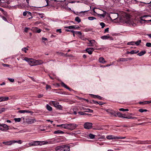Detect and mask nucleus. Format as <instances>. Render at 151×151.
<instances>
[{
    "label": "nucleus",
    "mask_w": 151,
    "mask_h": 151,
    "mask_svg": "<svg viewBox=\"0 0 151 151\" xmlns=\"http://www.w3.org/2000/svg\"><path fill=\"white\" fill-rule=\"evenodd\" d=\"M94 49L93 48H87L86 49V51L88 53L89 55H91L92 54V52L93 51Z\"/></svg>",
    "instance_id": "4468645a"
},
{
    "label": "nucleus",
    "mask_w": 151,
    "mask_h": 151,
    "mask_svg": "<svg viewBox=\"0 0 151 151\" xmlns=\"http://www.w3.org/2000/svg\"><path fill=\"white\" fill-rule=\"evenodd\" d=\"M3 144L7 145H10L13 144V140L6 141L2 142Z\"/></svg>",
    "instance_id": "9d476101"
},
{
    "label": "nucleus",
    "mask_w": 151,
    "mask_h": 151,
    "mask_svg": "<svg viewBox=\"0 0 151 151\" xmlns=\"http://www.w3.org/2000/svg\"><path fill=\"white\" fill-rule=\"evenodd\" d=\"M125 109H124L123 108H121L119 109V110L121 111H125Z\"/></svg>",
    "instance_id": "680f3d73"
},
{
    "label": "nucleus",
    "mask_w": 151,
    "mask_h": 151,
    "mask_svg": "<svg viewBox=\"0 0 151 151\" xmlns=\"http://www.w3.org/2000/svg\"><path fill=\"white\" fill-rule=\"evenodd\" d=\"M75 20L76 21L78 22V23H79L81 22V19L78 17H76Z\"/></svg>",
    "instance_id": "7c9ffc66"
},
{
    "label": "nucleus",
    "mask_w": 151,
    "mask_h": 151,
    "mask_svg": "<svg viewBox=\"0 0 151 151\" xmlns=\"http://www.w3.org/2000/svg\"><path fill=\"white\" fill-rule=\"evenodd\" d=\"M88 19L90 20H92L96 19V18L94 17H88Z\"/></svg>",
    "instance_id": "f704fd0d"
},
{
    "label": "nucleus",
    "mask_w": 151,
    "mask_h": 151,
    "mask_svg": "<svg viewBox=\"0 0 151 151\" xmlns=\"http://www.w3.org/2000/svg\"><path fill=\"white\" fill-rule=\"evenodd\" d=\"M43 94H39L38 95V97L39 98H41L43 96Z\"/></svg>",
    "instance_id": "0e129e2a"
},
{
    "label": "nucleus",
    "mask_w": 151,
    "mask_h": 151,
    "mask_svg": "<svg viewBox=\"0 0 151 151\" xmlns=\"http://www.w3.org/2000/svg\"><path fill=\"white\" fill-rule=\"evenodd\" d=\"M24 60L27 62L28 64L31 66L35 65V60L25 57Z\"/></svg>",
    "instance_id": "7ed1b4c3"
},
{
    "label": "nucleus",
    "mask_w": 151,
    "mask_h": 151,
    "mask_svg": "<svg viewBox=\"0 0 151 151\" xmlns=\"http://www.w3.org/2000/svg\"><path fill=\"white\" fill-rule=\"evenodd\" d=\"M99 61L100 63L103 64L105 63L106 62L104 58L102 57H100L99 58Z\"/></svg>",
    "instance_id": "6ab92c4d"
},
{
    "label": "nucleus",
    "mask_w": 151,
    "mask_h": 151,
    "mask_svg": "<svg viewBox=\"0 0 151 151\" xmlns=\"http://www.w3.org/2000/svg\"><path fill=\"white\" fill-rule=\"evenodd\" d=\"M73 29H78L80 27L77 26L73 25Z\"/></svg>",
    "instance_id": "a19ab883"
},
{
    "label": "nucleus",
    "mask_w": 151,
    "mask_h": 151,
    "mask_svg": "<svg viewBox=\"0 0 151 151\" xmlns=\"http://www.w3.org/2000/svg\"><path fill=\"white\" fill-rule=\"evenodd\" d=\"M106 111L108 113V114L114 116H116V114L115 111L110 110H107Z\"/></svg>",
    "instance_id": "f8f14e48"
},
{
    "label": "nucleus",
    "mask_w": 151,
    "mask_h": 151,
    "mask_svg": "<svg viewBox=\"0 0 151 151\" xmlns=\"http://www.w3.org/2000/svg\"><path fill=\"white\" fill-rule=\"evenodd\" d=\"M9 99V98L8 97H0V100H1V102L6 101L8 100Z\"/></svg>",
    "instance_id": "f3484780"
},
{
    "label": "nucleus",
    "mask_w": 151,
    "mask_h": 151,
    "mask_svg": "<svg viewBox=\"0 0 151 151\" xmlns=\"http://www.w3.org/2000/svg\"><path fill=\"white\" fill-rule=\"evenodd\" d=\"M126 23H129L130 25H132L133 27H135L136 26V24L133 22H131L130 21V18L128 17V20L126 21H125Z\"/></svg>",
    "instance_id": "1a4fd4ad"
},
{
    "label": "nucleus",
    "mask_w": 151,
    "mask_h": 151,
    "mask_svg": "<svg viewBox=\"0 0 151 151\" xmlns=\"http://www.w3.org/2000/svg\"><path fill=\"white\" fill-rule=\"evenodd\" d=\"M71 31V32L73 33V37H75V34H75V31Z\"/></svg>",
    "instance_id": "bf43d9fd"
},
{
    "label": "nucleus",
    "mask_w": 151,
    "mask_h": 151,
    "mask_svg": "<svg viewBox=\"0 0 151 151\" xmlns=\"http://www.w3.org/2000/svg\"><path fill=\"white\" fill-rule=\"evenodd\" d=\"M75 34L79 35H82L81 33L79 31H75Z\"/></svg>",
    "instance_id": "79ce46f5"
},
{
    "label": "nucleus",
    "mask_w": 151,
    "mask_h": 151,
    "mask_svg": "<svg viewBox=\"0 0 151 151\" xmlns=\"http://www.w3.org/2000/svg\"><path fill=\"white\" fill-rule=\"evenodd\" d=\"M128 45H135L134 42H131L128 43Z\"/></svg>",
    "instance_id": "58836bf2"
},
{
    "label": "nucleus",
    "mask_w": 151,
    "mask_h": 151,
    "mask_svg": "<svg viewBox=\"0 0 151 151\" xmlns=\"http://www.w3.org/2000/svg\"><path fill=\"white\" fill-rule=\"evenodd\" d=\"M19 112L21 113H32L33 112L32 111H30L28 110H21L19 111Z\"/></svg>",
    "instance_id": "2eb2a0df"
},
{
    "label": "nucleus",
    "mask_w": 151,
    "mask_h": 151,
    "mask_svg": "<svg viewBox=\"0 0 151 151\" xmlns=\"http://www.w3.org/2000/svg\"><path fill=\"white\" fill-rule=\"evenodd\" d=\"M28 50V49L26 47H24L22 49V50L24 51L25 53H26L27 51Z\"/></svg>",
    "instance_id": "4c0bfd02"
},
{
    "label": "nucleus",
    "mask_w": 151,
    "mask_h": 151,
    "mask_svg": "<svg viewBox=\"0 0 151 151\" xmlns=\"http://www.w3.org/2000/svg\"><path fill=\"white\" fill-rule=\"evenodd\" d=\"M132 116H125V118L128 119H132Z\"/></svg>",
    "instance_id": "4d7b16f0"
},
{
    "label": "nucleus",
    "mask_w": 151,
    "mask_h": 151,
    "mask_svg": "<svg viewBox=\"0 0 151 151\" xmlns=\"http://www.w3.org/2000/svg\"><path fill=\"white\" fill-rule=\"evenodd\" d=\"M146 45L148 47H151V43L150 42H147L146 43Z\"/></svg>",
    "instance_id": "09e8293b"
},
{
    "label": "nucleus",
    "mask_w": 151,
    "mask_h": 151,
    "mask_svg": "<svg viewBox=\"0 0 151 151\" xmlns=\"http://www.w3.org/2000/svg\"><path fill=\"white\" fill-rule=\"evenodd\" d=\"M135 51H136L133 50L130 52V53L131 54H136Z\"/></svg>",
    "instance_id": "5fc2aeb1"
},
{
    "label": "nucleus",
    "mask_w": 151,
    "mask_h": 151,
    "mask_svg": "<svg viewBox=\"0 0 151 151\" xmlns=\"http://www.w3.org/2000/svg\"><path fill=\"white\" fill-rule=\"evenodd\" d=\"M42 40H47V38L44 37H42Z\"/></svg>",
    "instance_id": "774afa93"
},
{
    "label": "nucleus",
    "mask_w": 151,
    "mask_h": 151,
    "mask_svg": "<svg viewBox=\"0 0 151 151\" xmlns=\"http://www.w3.org/2000/svg\"><path fill=\"white\" fill-rule=\"evenodd\" d=\"M37 29L38 28L37 27H33L32 28V30H33V31L34 32H36Z\"/></svg>",
    "instance_id": "de8ad7c7"
},
{
    "label": "nucleus",
    "mask_w": 151,
    "mask_h": 151,
    "mask_svg": "<svg viewBox=\"0 0 151 151\" xmlns=\"http://www.w3.org/2000/svg\"><path fill=\"white\" fill-rule=\"evenodd\" d=\"M147 111V110L146 109H139V112H140L141 113L143 112H146Z\"/></svg>",
    "instance_id": "72a5a7b5"
},
{
    "label": "nucleus",
    "mask_w": 151,
    "mask_h": 151,
    "mask_svg": "<svg viewBox=\"0 0 151 151\" xmlns=\"http://www.w3.org/2000/svg\"><path fill=\"white\" fill-rule=\"evenodd\" d=\"M64 133V132L61 130H57L55 131L54 132V133L55 134H63Z\"/></svg>",
    "instance_id": "b1692460"
},
{
    "label": "nucleus",
    "mask_w": 151,
    "mask_h": 151,
    "mask_svg": "<svg viewBox=\"0 0 151 151\" xmlns=\"http://www.w3.org/2000/svg\"><path fill=\"white\" fill-rule=\"evenodd\" d=\"M78 113L81 115H84L86 114L84 113H83V112H79Z\"/></svg>",
    "instance_id": "13d9d810"
},
{
    "label": "nucleus",
    "mask_w": 151,
    "mask_h": 151,
    "mask_svg": "<svg viewBox=\"0 0 151 151\" xmlns=\"http://www.w3.org/2000/svg\"><path fill=\"white\" fill-rule=\"evenodd\" d=\"M151 22V16L147 15L145 22Z\"/></svg>",
    "instance_id": "a878e982"
},
{
    "label": "nucleus",
    "mask_w": 151,
    "mask_h": 151,
    "mask_svg": "<svg viewBox=\"0 0 151 151\" xmlns=\"http://www.w3.org/2000/svg\"><path fill=\"white\" fill-rule=\"evenodd\" d=\"M146 53V52L145 51H142L140 52L137 55L139 56H141L142 55H143Z\"/></svg>",
    "instance_id": "bb28decb"
},
{
    "label": "nucleus",
    "mask_w": 151,
    "mask_h": 151,
    "mask_svg": "<svg viewBox=\"0 0 151 151\" xmlns=\"http://www.w3.org/2000/svg\"><path fill=\"white\" fill-rule=\"evenodd\" d=\"M110 37L107 35H104L101 37V38L103 40H106L108 39Z\"/></svg>",
    "instance_id": "c85d7f7f"
},
{
    "label": "nucleus",
    "mask_w": 151,
    "mask_h": 151,
    "mask_svg": "<svg viewBox=\"0 0 151 151\" xmlns=\"http://www.w3.org/2000/svg\"><path fill=\"white\" fill-rule=\"evenodd\" d=\"M126 138V137H122L120 136H116L113 135H109L106 137V138L108 139H124Z\"/></svg>",
    "instance_id": "f03ea898"
},
{
    "label": "nucleus",
    "mask_w": 151,
    "mask_h": 151,
    "mask_svg": "<svg viewBox=\"0 0 151 151\" xmlns=\"http://www.w3.org/2000/svg\"><path fill=\"white\" fill-rule=\"evenodd\" d=\"M27 14V13L26 12H23V14L24 16H26V15Z\"/></svg>",
    "instance_id": "338daca9"
},
{
    "label": "nucleus",
    "mask_w": 151,
    "mask_h": 151,
    "mask_svg": "<svg viewBox=\"0 0 151 151\" xmlns=\"http://www.w3.org/2000/svg\"><path fill=\"white\" fill-rule=\"evenodd\" d=\"M127 58V61H128V60H132L133 58Z\"/></svg>",
    "instance_id": "69168bd1"
},
{
    "label": "nucleus",
    "mask_w": 151,
    "mask_h": 151,
    "mask_svg": "<svg viewBox=\"0 0 151 151\" xmlns=\"http://www.w3.org/2000/svg\"><path fill=\"white\" fill-rule=\"evenodd\" d=\"M61 85L64 87V88L69 89V90H71V88L68 87L63 82H61Z\"/></svg>",
    "instance_id": "4be33fe9"
},
{
    "label": "nucleus",
    "mask_w": 151,
    "mask_h": 151,
    "mask_svg": "<svg viewBox=\"0 0 151 151\" xmlns=\"http://www.w3.org/2000/svg\"><path fill=\"white\" fill-rule=\"evenodd\" d=\"M73 25H71L69 26L65 27V28H67L69 29H73Z\"/></svg>",
    "instance_id": "49530a36"
},
{
    "label": "nucleus",
    "mask_w": 151,
    "mask_h": 151,
    "mask_svg": "<svg viewBox=\"0 0 151 151\" xmlns=\"http://www.w3.org/2000/svg\"><path fill=\"white\" fill-rule=\"evenodd\" d=\"M5 108H0V113H1L2 112L4 111H5Z\"/></svg>",
    "instance_id": "a18cd8bd"
},
{
    "label": "nucleus",
    "mask_w": 151,
    "mask_h": 151,
    "mask_svg": "<svg viewBox=\"0 0 151 151\" xmlns=\"http://www.w3.org/2000/svg\"><path fill=\"white\" fill-rule=\"evenodd\" d=\"M29 146H32L41 145V144H40V142L39 141H34L29 143Z\"/></svg>",
    "instance_id": "6e6552de"
},
{
    "label": "nucleus",
    "mask_w": 151,
    "mask_h": 151,
    "mask_svg": "<svg viewBox=\"0 0 151 151\" xmlns=\"http://www.w3.org/2000/svg\"><path fill=\"white\" fill-rule=\"evenodd\" d=\"M41 30L40 29H38L36 31V32L38 33H39L41 32Z\"/></svg>",
    "instance_id": "e2e57ef3"
},
{
    "label": "nucleus",
    "mask_w": 151,
    "mask_h": 151,
    "mask_svg": "<svg viewBox=\"0 0 151 151\" xmlns=\"http://www.w3.org/2000/svg\"><path fill=\"white\" fill-rule=\"evenodd\" d=\"M43 63V61L41 60H35V65H37L41 64Z\"/></svg>",
    "instance_id": "aec40b11"
},
{
    "label": "nucleus",
    "mask_w": 151,
    "mask_h": 151,
    "mask_svg": "<svg viewBox=\"0 0 151 151\" xmlns=\"http://www.w3.org/2000/svg\"><path fill=\"white\" fill-rule=\"evenodd\" d=\"M126 58H119L117 60V62H120V61H127Z\"/></svg>",
    "instance_id": "cd10ccee"
},
{
    "label": "nucleus",
    "mask_w": 151,
    "mask_h": 151,
    "mask_svg": "<svg viewBox=\"0 0 151 151\" xmlns=\"http://www.w3.org/2000/svg\"><path fill=\"white\" fill-rule=\"evenodd\" d=\"M100 25L101 26L102 28H103L105 26V24L103 22H101Z\"/></svg>",
    "instance_id": "37998d69"
},
{
    "label": "nucleus",
    "mask_w": 151,
    "mask_h": 151,
    "mask_svg": "<svg viewBox=\"0 0 151 151\" xmlns=\"http://www.w3.org/2000/svg\"><path fill=\"white\" fill-rule=\"evenodd\" d=\"M77 127L78 125L75 124H67V129L73 130L75 129Z\"/></svg>",
    "instance_id": "20e7f679"
},
{
    "label": "nucleus",
    "mask_w": 151,
    "mask_h": 151,
    "mask_svg": "<svg viewBox=\"0 0 151 151\" xmlns=\"http://www.w3.org/2000/svg\"><path fill=\"white\" fill-rule=\"evenodd\" d=\"M36 122L35 119H29L28 120V122L29 124H32Z\"/></svg>",
    "instance_id": "412c9836"
},
{
    "label": "nucleus",
    "mask_w": 151,
    "mask_h": 151,
    "mask_svg": "<svg viewBox=\"0 0 151 151\" xmlns=\"http://www.w3.org/2000/svg\"><path fill=\"white\" fill-rule=\"evenodd\" d=\"M8 79L11 82H13L14 81V79L13 78H8Z\"/></svg>",
    "instance_id": "603ef678"
},
{
    "label": "nucleus",
    "mask_w": 151,
    "mask_h": 151,
    "mask_svg": "<svg viewBox=\"0 0 151 151\" xmlns=\"http://www.w3.org/2000/svg\"><path fill=\"white\" fill-rule=\"evenodd\" d=\"M109 28H107L106 29H105L104 33L108 32L109 31Z\"/></svg>",
    "instance_id": "052dcab7"
},
{
    "label": "nucleus",
    "mask_w": 151,
    "mask_h": 151,
    "mask_svg": "<svg viewBox=\"0 0 151 151\" xmlns=\"http://www.w3.org/2000/svg\"><path fill=\"white\" fill-rule=\"evenodd\" d=\"M147 15H145L141 16L140 17V20L139 21L140 22L142 23H143V21H144V23L146 21V18L147 17Z\"/></svg>",
    "instance_id": "9b49d317"
},
{
    "label": "nucleus",
    "mask_w": 151,
    "mask_h": 151,
    "mask_svg": "<svg viewBox=\"0 0 151 151\" xmlns=\"http://www.w3.org/2000/svg\"><path fill=\"white\" fill-rule=\"evenodd\" d=\"M141 41L140 40H139L137 41L134 42L135 44L136 45H137L138 46L139 45V44L141 43Z\"/></svg>",
    "instance_id": "2f4dec72"
},
{
    "label": "nucleus",
    "mask_w": 151,
    "mask_h": 151,
    "mask_svg": "<svg viewBox=\"0 0 151 151\" xmlns=\"http://www.w3.org/2000/svg\"><path fill=\"white\" fill-rule=\"evenodd\" d=\"M111 19L114 20L116 19L118 16V15L117 13H113L111 15Z\"/></svg>",
    "instance_id": "ddd939ff"
},
{
    "label": "nucleus",
    "mask_w": 151,
    "mask_h": 151,
    "mask_svg": "<svg viewBox=\"0 0 151 151\" xmlns=\"http://www.w3.org/2000/svg\"><path fill=\"white\" fill-rule=\"evenodd\" d=\"M57 126L58 127H62L64 128V129H67V123L64 124L57 125Z\"/></svg>",
    "instance_id": "dca6fc26"
},
{
    "label": "nucleus",
    "mask_w": 151,
    "mask_h": 151,
    "mask_svg": "<svg viewBox=\"0 0 151 151\" xmlns=\"http://www.w3.org/2000/svg\"><path fill=\"white\" fill-rule=\"evenodd\" d=\"M48 0H44V2H46V4H45V6H47L48 5Z\"/></svg>",
    "instance_id": "6e6d98bb"
},
{
    "label": "nucleus",
    "mask_w": 151,
    "mask_h": 151,
    "mask_svg": "<svg viewBox=\"0 0 151 151\" xmlns=\"http://www.w3.org/2000/svg\"><path fill=\"white\" fill-rule=\"evenodd\" d=\"M46 108L49 111H51L52 110V108L48 104L47 105Z\"/></svg>",
    "instance_id": "c756f323"
},
{
    "label": "nucleus",
    "mask_w": 151,
    "mask_h": 151,
    "mask_svg": "<svg viewBox=\"0 0 151 151\" xmlns=\"http://www.w3.org/2000/svg\"><path fill=\"white\" fill-rule=\"evenodd\" d=\"M13 144L15 143H18L19 144H21L22 143V142L21 140H19L18 141H16V140H13Z\"/></svg>",
    "instance_id": "c9c22d12"
},
{
    "label": "nucleus",
    "mask_w": 151,
    "mask_h": 151,
    "mask_svg": "<svg viewBox=\"0 0 151 151\" xmlns=\"http://www.w3.org/2000/svg\"><path fill=\"white\" fill-rule=\"evenodd\" d=\"M137 144H147V141H138L136 143Z\"/></svg>",
    "instance_id": "393cba45"
},
{
    "label": "nucleus",
    "mask_w": 151,
    "mask_h": 151,
    "mask_svg": "<svg viewBox=\"0 0 151 151\" xmlns=\"http://www.w3.org/2000/svg\"><path fill=\"white\" fill-rule=\"evenodd\" d=\"M56 32H59V33H61L62 32L61 29H57L56 30Z\"/></svg>",
    "instance_id": "8fccbe9b"
},
{
    "label": "nucleus",
    "mask_w": 151,
    "mask_h": 151,
    "mask_svg": "<svg viewBox=\"0 0 151 151\" xmlns=\"http://www.w3.org/2000/svg\"><path fill=\"white\" fill-rule=\"evenodd\" d=\"M92 124L91 123L86 122L84 125V128L87 129H90L92 127Z\"/></svg>",
    "instance_id": "0eeeda50"
},
{
    "label": "nucleus",
    "mask_w": 151,
    "mask_h": 151,
    "mask_svg": "<svg viewBox=\"0 0 151 151\" xmlns=\"http://www.w3.org/2000/svg\"><path fill=\"white\" fill-rule=\"evenodd\" d=\"M14 120L15 122H19L21 121V119L20 118H15Z\"/></svg>",
    "instance_id": "ea45409f"
},
{
    "label": "nucleus",
    "mask_w": 151,
    "mask_h": 151,
    "mask_svg": "<svg viewBox=\"0 0 151 151\" xmlns=\"http://www.w3.org/2000/svg\"><path fill=\"white\" fill-rule=\"evenodd\" d=\"M86 111L92 113L93 112V110L89 109H86Z\"/></svg>",
    "instance_id": "e433bc0d"
},
{
    "label": "nucleus",
    "mask_w": 151,
    "mask_h": 151,
    "mask_svg": "<svg viewBox=\"0 0 151 151\" xmlns=\"http://www.w3.org/2000/svg\"><path fill=\"white\" fill-rule=\"evenodd\" d=\"M116 114L119 117L125 118V116H124V115L122 114L120 112H117Z\"/></svg>",
    "instance_id": "5701e85b"
},
{
    "label": "nucleus",
    "mask_w": 151,
    "mask_h": 151,
    "mask_svg": "<svg viewBox=\"0 0 151 151\" xmlns=\"http://www.w3.org/2000/svg\"><path fill=\"white\" fill-rule=\"evenodd\" d=\"M89 43H88L89 44L88 46H94V44L95 42V41L94 40H92L89 41Z\"/></svg>",
    "instance_id": "a211bd4d"
},
{
    "label": "nucleus",
    "mask_w": 151,
    "mask_h": 151,
    "mask_svg": "<svg viewBox=\"0 0 151 151\" xmlns=\"http://www.w3.org/2000/svg\"><path fill=\"white\" fill-rule=\"evenodd\" d=\"M30 29V28L29 27H25L24 29V32H28V30Z\"/></svg>",
    "instance_id": "c03bdc74"
},
{
    "label": "nucleus",
    "mask_w": 151,
    "mask_h": 151,
    "mask_svg": "<svg viewBox=\"0 0 151 151\" xmlns=\"http://www.w3.org/2000/svg\"><path fill=\"white\" fill-rule=\"evenodd\" d=\"M2 65L4 67H9L10 66L9 65L2 63Z\"/></svg>",
    "instance_id": "3c124183"
},
{
    "label": "nucleus",
    "mask_w": 151,
    "mask_h": 151,
    "mask_svg": "<svg viewBox=\"0 0 151 151\" xmlns=\"http://www.w3.org/2000/svg\"><path fill=\"white\" fill-rule=\"evenodd\" d=\"M9 129L8 126L6 124H0V130L2 131H6Z\"/></svg>",
    "instance_id": "39448f33"
},
{
    "label": "nucleus",
    "mask_w": 151,
    "mask_h": 151,
    "mask_svg": "<svg viewBox=\"0 0 151 151\" xmlns=\"http://www.w3.org/2000/svg\"><path fill=\"white\" fill-rule=\"evenodd\" d=\"M95 135L93 134H90L89 135V137L91 139H93L95 138Z\"/></svg>",
    "instance_id": "473e14b6"
},
{
    "label": "nucleus",
    "mask_w": 151,
    "mask_h": 151,
    "mask_svg": "<svg viewBox=\"0 0 151 151\" xmlns=\"http://www.w3.org/2000/svg\"><path fill=\"white\" fill-rule=\"evenodd\" d=\"M56 151H69L70 146L67 145H63L56 147L55 148Z\"/></svg>",
    "instance_id": "f257e3e1"
},
{
    "label": "nucleus",
    "mask_w": 151,
    "mask_h": 151,
    "mask_svg": "<svg viewBox=\"0 0 151 151\" xmlns=\"http://www.w3.org/2000/svg\"><path fill=\"white\" fill-rule=\"evenodd\" d=\"M52 104L57 109L59 110L62 109V107L61 105L59 104V103L53 101H52Z\"/></svg>",
    "instance_id": "423d86ee"
},
{
    "label": "nucleus",
    "mask_w": 151,
    "mask_h": 151,
    "mask_svg": "<svg viewBox=\"0 0 151 151\" xmlns=\"http://www.w3.org/2000/svg\"><path fill=\"white\" fill-rule=\"evenodd\" d=\"M46 89L47 90L48 89H50L51 88V87L50 85H47L46 86Z\"/></svg>",
    "instance_id": "864d4df0"
}]
</instances>
